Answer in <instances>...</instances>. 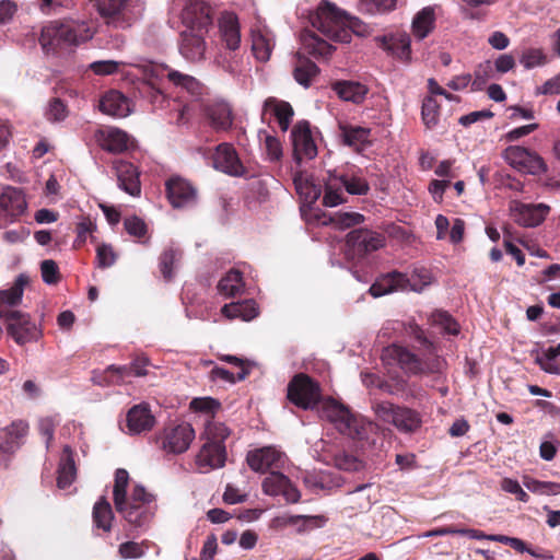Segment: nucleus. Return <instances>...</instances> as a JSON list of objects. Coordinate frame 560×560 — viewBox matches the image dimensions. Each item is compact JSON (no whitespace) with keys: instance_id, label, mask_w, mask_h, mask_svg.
Returning <instances> with one entry per match:
<instances>
[{"instance_id":"nucleus-26","label":"nucleus","mask_w":560,"mask_h":560,"mask_svg":"<svg viewBox=\"0 0 560 560\" xmlns=\"http://www.w3.org/2000/svg\"><path fill=\"white\" fill-rule=\"evenodd\" d=\"M347 244L357 248L360 254H369L385 245V236L377 232L359 229L347 235Z\"/></svg>"},{"instance_id":"nucleus-33","label":"nucleus","mask_w":560,"mask_h":560,"mask_svg":"<svg viewBox=\"0 0 560 560\" xmlns=\"http://www.w3.org/2000/svg\"><path fill=\"white\" fill-rule=\"evenodd\" d=\"M275 47V36L266 27L252 31V50L258 61L266 62L270 59Z\"/></svg>"},{"instance_id":"nucleus-59","label":"nucleus","mask_w":560,"mask_h":560,"mask_svg":"<svg viewBox=\"0 0 560 560\" xmlns=\"http://www.w3.org/2000/svg\"><path fill=\"white\" fill-rule=\"evenodd\" d=\"M431 319L434 325L440 326L447 334L457 335L459 332L458 324L446 312L436 311L432 314Z\"/></svg>"},{"instance_id":"nucleus-51","label":"nucleus","mask_w":560,"mask_h":560,"mask_svg":"<svg viewBox=\"0 0 560 560\" xmlns=\"http://www.w3.org/2000/svg\"><path fill=\"white\" fill-rule=\"evenodd\" d=\"M148 365V360L145 358L136 359L130 365L124 366H115L110 365L107 368V372H115L121 378L130 375L135 376H144L147 375L145 366Z\"/></svg>"},{"instance_id":"nucleus-3","label":"nucleus","mask_w":560,"mask_h":560,"mask_svg":"<svg viewBox=\"0 0 560 560\" xmlns=\"http://www.w3.org/2000/svg\"><path fill=\"white\" fill-rule=\"evenodd\" d=\"M129 474L118 468L115 472L113 501L116 511L133 527H145L153 518L156 504L155 495L141 485H135L130 495L127 494Z\"/></svg>"},{"instance_id":"nucleus-57","label":"nucleus","mask_w":560,"mask_h":560,"mask_svg":"<svg viewBox=\"0 0 560 560\" xmlns=\"http://www.w3.org/2000/svg\"><path fill=\"white\" fill-rule=\"evenodd\" d=\"M28 425L24 421H16L4 429L5 434L10 438V443L2 444L1 450L8 452L14 448L16 441L26 435Z\"/></svg>"},{"instance_id":"nucleus-56","label":"nucleus","mask_w":560,"mask_h":560,"mask_svg":"<svg viewBox=\"0 0 560 560\" xmlns=\"http://www.w3.org/2000/svg\"><path fill=\"white\" fill-rule=\"evenodd\" d=\"M397 0H360V10L369 14L385 13L396 7Z\"/></svg>"},{"instance_id":"nucleus-20","label":"nucleus","mask_w":560,"mask_h":560,"mask_svg":"<svg viewBox=\"0 0 560 560\" xmlns=\"http://www.w3.org/2000/svg\"><path fill=\"white\" fill-rule=\"evenodd\" d=\"M264 492L268 495H282L288 502L296 503L300 500L299 490L281 472L270 471L262 482Z\"/></svg>"},{"instance_id":"nucleus-18","label":"nucleus","mask_w":560,"mask_h":560,"mask_svg":"<svg viewBox=\"0 0 560 560\" xmlns=\"http://www.w3.org/2000/svg\"><path fill=\"white\" fill-rule=\"evenodd\" d=\"M549 206L545 203L530 205L512 201L510 211L513 220L520 225L533 228L539 225L549 213Z\"/></svg>"},{"instance_id":"nucleus-38","label":"nucleus","mask_w":560,"mask_h":560,"mask_svg":"<svg viewBox=\"0 0 560 560\" xmlns=\"http://www.w3.org/2000/svg\"><path fill=\"white\" fill-rule=\"evenodd\" d=\"M221 313L228 319L241 318L249 322L258 315V307L253 300H247L242 303L225 304L221 308Z\"/></svg>"},{"instance_id":"nucleus-39","label":"nucleus","mask_w":560,"mask_h":560,"mask_svg":"<svg viewBox=\"0 0 560 560\" xmlns=\"http://www.w3.org/2000/svg\"><path fill=\"white\" fill-rule=\"evenodd\" d=\"M75 478V465L72 457V451L67 445L63 447V455L61 457L59 468H58V478L57 486L60 489L68 488Z\"/></svg>"},{"instance_id":"nucleus-35","label":"nucleus","mask_w":560,"mask_h":560,"mask_svg":"<svg viewBox=\"0 0 560 560\" xmlns=\"http://www.w3.org/2000/svg\"><path fill=\"white\" fill-rule=\"evenodd\" d=\"M332 90L341 100L354 104H361L369 92L364 84L355 81H338L334 83Z\"/></svg>"},{"instance_id":"nucleus-6","label":"nucleus","mask_w":560,"mask_h":560,"mask_svg":"<svg viewBox=\"0 0 560 560\" xmlns=\"http://www.w3.org/2000/svg\"><path fill=\"white\" fill-rule=\"evenodd\" d=\"M382 360L388 364L397 363L410 375L440 373L444 362L439 357L421 361L416 354L399 346H389L383 350Z\"/></svg>"},{"instance_id":"nucleus-16","label":"nucleus","mask_w":560,"mask_h":560,"mask_svg":"<svg viewBox=\"0 0 560 560\" xmlns=\"http://www.w3.org/2000/svg\"><path fill=\"white\" fill-rule=\"evenodd\" d=\"M291 136L294 159L299 163L303 160H313L317 155V147L307 121H299L293 127Z\"/></svg>"},{"instance_id":"nucleus-25","label":"nucleus","mask_w":560,"mask_h":560,"mask_svg":"<svg viewBox=\"0 0 560 560\" xmlns=\"http://www.w3.org/2000/svg\"><path fill=\"white\" fill-rule=\"evenodd\" d=\"M407 290L408 276L399 271H392L378 277L370 287L369 293L376 299L386 294Z\"/></svg>"},{"instance_id":"nucleus-11","label":"nucleus","mask_w":560,"mask_h":560,"mask_svg":"<svg viewBox=\"0 0 560 560\" xmlns=\"http://www.w3.org/2000/svg\"><path fill=\"white\" fill-rule=\"evenodd\" d=\"M503 159L513 168L533 175L541 174L546 171L544 160L536 153L520 145H511L503 152Z\"/></svg>"},{"instance_id":"nucleus-5","label":"nucleus","mask_w":560,"mask_h":560,"mask_svg":"<svg viewBox=\"0 0 560 560\" xmlns=\"http://www.w3.org/2000/svg\"><path fill=\"white\" fill-rule=\"evenodd\" d=\"M317 411L322 419L327 420L341 434L351 439H364L368 427H371L370 422H365L362 418L357 417L347 406L332 398L322 400Z\"/></svg>"},{"instance_id":"nucleus-15","label":"nucleus","mask_w":560,"mask_h":560,"mask_svg":"<svg viewBox=\"0 0 560 560\" xmlns=\"http://www.w3.org/2000/svg\"><path fill=\"white\" fill-rule=\"evenodd\" d=\"M8 320V334L20 346L36 341L42 336L39 327L25 313L11 314V318Z\"/></svg>"},{"instance_id":"nucleus-55","label":"nucleus","mask_w":560,"mask_h":560,"mask_svg":"<svg viewBox=\"0 0 560 560\" xmlns=\"http://www.w3.org/2000/svg\"><path fill=\"white\" fill-rule=\"evenodd\" d=\"M345 190L350 195H366L370 190L368 182L359 176H339Z\"/></svg>"},{"instance_id":"nucleus-58","label":"nucleus","mask_w":560,"mask_h":560,"mask_svg":"<svg viewBox=\"0 0 560 560\" xmlns=\"http://www.w3.org/2000/svg\"><path fill=\"white\" fill-rule=\"evenodd\" d=\"M520 62L525 69L544 66L547 62V56L540 48H529L523 51Z\"/></svg>"},{"instance_id":"nucleus-63","label":"nucleus","mask_w":560,"mask_h":560,"mask_svg":"<svg viewBox=\"0 0 560 560\" xmlns=\"http://www.w3.org/2000/svg\"><path fill=\"white\" fill-rule=\"evenodd\" d=\"M124 226L129 235L139 238L143 237L148 232L145 222L136 215L126 218L124 220Z\"/></svg>"},{"instance_id":"nucleus-21","label":"nucleus","mask_w":560,"mask_h":560,"mask_svg":"<svg viewBox=\"0 0 560 560\" xmlns=\"http://www.w3.org/2000/svg\"><path fill=\"white\" fill-rule=\"evenodd\" d=\"M166 190L168 200L174 208H185L196 203V189L183 178H171L166 183Z\"/></svg>"},{"instance_id":"nucleus-60","label":"nucleus","mask_w":560,"mask_h":560,"mask_svg":"<svg viewBox=\"0 0 560 560\" xmlns=\"http://www.w3.org/2000/svg\"><path fill=\"white\" fill-rule=\"evenodd\" d=\"M220 402L211 397L195 398L190 402V409L203 413L209 419L218 409Z\"/></svg>"},{"instance_id":"nucleus-61","label":"nucleus","mask_w":560,"mask_h":560,"mask_svg":"<svg viewBox=\"0 0 560 560\" xmlns=\"http://www.w3.org/2000/svg\"><path fill=\"white\" fill-rule=\"evenodd\" d=\"M117 255L112 245L101 244L96 249V262L100 268H108L116 262Z\"/></svg>"},{"instance_id":"nucleus-43","label":"nucleus","mask_w":560,"mask_h":560,"mask_svg":"<svg viewBox=\"0 0 560 560\" xmlns=\"http://www.w3.org/2000/svg\"><path fill=\"white\" fill-rule=\"evenodd\" d=\"M364 222V215L359 212L338 211L323 221L324 225H332L336 230H347Z\"/></svg>"},{"instance_id":"nucleus-27","label":"nucleus","mask_w":560,"mask_h":560,"mask_svg":"<svg viewBox=\"0 0 560 560\" xmlns=\"http://www.w3.org/2000/svg\"><path fill=\"white\" fill-rule=\"evenodd\" d=\"M26 283L27 277L20 275L10 289L0 291V318L10 319L11 314L20 313V311L12 310V307L22 302Z\"/></svg>"},{"instance_id":"nucleus-44","label":"nucleus","mask_w":560,"mask_h":560,"mask_svg":"<svg viewBox=\"0 0 560 560\" xmlns=\"http://www.w3.org/2000/svg\"><path fill=\"white\" fill-rule=\"evenodd\" d=\"M114 520V513L109 502L102 497L93 508V522L97 528L104 532H109L112 528V522Z\"/></svg>"},{"instance_id":"nucleus-10","label":"nucleus","mask_w":560,"mask_h":560,"mask_svg":"<svg viewBox=\"0 0 560 560\" xmlns=\"http://www.w3.org/2000/svg\"><path fill=\"white\" fill-rule=\"evenodd\" d=\"M288 398L298 407L313 409L319 402L320 387L310 376L301 373L289 383Z\"/></svg>"},{"instance_id":"nucleus-47","label":"nucleus","mask_w":560,"mask_h":560,"mask_svg":"<svg viewBox=\"0 0 560 560\" xmlns=\"http://www.w3.org/2000/svg\"><path fill=\"white\" fill-rule=\"evenodd\" d=\"M229 435L230 430L225 424L210 419H205V431L202 436L207 440V443L223 444Z\"/></svg>"},{"instance_id":"nucleus-41","label":"nucleus","mask_w":560,"mask_h":560,"mask_svg":"<svg viewBox=\"0 0 560 560\" xmlns=\"http://www.w3.org/2000/svg\"><path fill=\"white\" fill-rule=\"evenodd\" d=\"M218 291L224 298H232L244 291V281L238 270H230L218 283Z\"/></svg>"},{"instance_id":"nucleus-52","label":"nucleus","mask_w":560,"mask_h":560,"mask_svg":"<svg viewBox=\"0 0 560 560\" xmlns=\"http://www.w3.org/2000/svg\"><path fill=\"white\" fill-rule=\"evenodd\" d=\"M69 110L63 101L60 98H51L46 108H45V117L50 122H60L63 121L68 117Z\"/></svg>"},{"instance_id":"nucleus-45","label":"nucleus","mask_w":560,"mask_h":560,"mask_svg":"<svg viewBox=\"0 0 560 560\" xmlns=\"http://www.w3.org/2000/svg\"><path fill=\"white\" fill-rule=\"evenodd\" d=\"M318 73L317 66L305 58L298 57V61L294 66L293 75L295 81L304 88L310 86L311 81Z\"/></svg>"},{"instance_id":"nucleus-37","label":"nucleus","mask_w":560,"mask_h":560,"mask_svg":"<svg viewBox=\"0 0 560 560\" xmlns=\"http://www.w3.org/2000/svg\"><path fill=\"white\" fill-rule=\"evenodd\" d=\"M435 26V11L433 7H424L413 18L411 24L412 34L418 39L425 38Z\"/></svg>"},{"instance_id":"nucleus-7","label":"nucleus","mask_w":560,"mask_h":560,"mask_svg":"<svg viewBox=\"0 0 560 560\" xmlns=\"http://www.w3.org/2000/svg\"><path fill=\"white\" fill-rule=\"evenodd\" d=\"M171 12L191 31L207 32L213 21V10L205 0H173Z\"/></svg>"},{"instance_id":"nucleus-53","label":"nucleus","mask_w":560,"mask_h":560,"mask_svg":"<svg viewBox=\"0 0 560 560\" xmlns=\"http://www.w3.org/2000/svg\"><path fill=\"white\" fill-rule=\"evenodd\" d=\"M439 109L440 105L432 95L423 100L421 115L427 127L432 128L439 122Z\"/></svg>"},{"instance_id":"nucleus-13","label":"nucleus","mask_w":560,"mask_h":560,"mask_svg":"<svg viewBox=\"0 0 560 560\" xmlns=\"http://www.w3.org/2000/svg\"><path fill=\"white\" fill-rule=\"evenodd\" d=\"M26 200L22 191L15 187L7 186L0 195V226L13 222L24 213Z\"/></svg>"},{"instance_id":"nucleus-29","label":"nucleus","mask_w":560,"mask_h":560,"mask_svg":"<svg viewBox=\"0 0 560 560\" xmlns=\"http://www.w3.org/2000/svg\"><path fill=\"white\" fill-rule=\"evenodd\" d=\"M114 168L119 187L130 196H139L141 188L137 167L130 162L118 160L114 162Z\"/></svg>"},{"instance_id":"nucleus-49","label":"nucleus","mask_w":560,"mask_h":560,"mask_svg":"<svg viewBox=\"0 0 560 560\" xmlns=\"http://www.w3.org/2000/svg\"><path fill=\"white\" fill-rule=\"evenodd\" d=\"M535 353V362L540 366L542 371L549 374H560V366L555 362L558 358L553 347H550L544 351H533Z\"/></svg>"},{"instance_id":"nucleus-9","label":"nucleus","mask_w":560,"mask_h":560,"mask_svg":"<svg viewBox=\"0 0 560 560\" xmlns=\"http://www.w3.org/2000/svg\"><path fill=\"white\" fill-rule=\"evenodd\" d=\"M373 409L380 420L394 424L401 432H413L421 425L419 413L409 408L396 407L388 401H378L373 405Z\"/></svg>"},{"instance_id":"nucleus-22","label":"nucleus","mask_w":560,"mask_h":560,"mask_svg":"<svg viewBox=\"0 0 560 560\" xmlns=\"http://www.w3.org/2000/svg\"><path fill=\"white\" fill-rule=\"evenodd\" d=\"M155 418L148 404L141 402L131 407L126 416L127 432L131 435L150 431Z\"/></svg>"},{"instance_id":"nucleus-34","label":"nucleus","mask_w":560,"mask_h":560,"mask_svg":"<svg viewBox=\"0 0 560 560\" xmlns=\"http://www.w3.org/2000/svg\"><path fill=\"white\" fill-rule=\"evenodd\" d=\"M222 39L230 50H235L241 44L238 20L235 14L225 12L219 21Z\"/></svg>"},{"instance_id":"nucleus-50","label":"nucleus","mask_w":560,"mask_h":560,"mask_svg":"<svg viewBox=\"0 0 560 560\" xmlns=\"http://www.w3.org/2000/svg\"><path fill=\"white\" fill-rule=\"evenodd\" d=\"M433 277L427 268L415 267L408 277V290L421 292L431 284Z\"/></svg>"},{"instance_id":"nucleus-46","label":"nucleus","mask_w":560,"mask_h":560,"mask_svg":"<svg viewBox=\"0 0 560 560\" xmlns=\"http://www.w3.org/2000/svg\"><path fill=\"white\" fill-rule=\"evenodd\" d=\"M523 485L527 490L539 495H558L560 494V483L553 481H540L532 477L525 476Z\"/></svg>"},{"instance_id":"nucleus-1","label":"nucleus","mask_w":560,"mask_h":560,"mask_svg":"<svg viewBox=\"0 0 560 560\" xmlns=\"http://www.w3.org/2000/svg\"><path fill=\"white\" fill-rule=\"evenodd\" d=\"M310 20L312 26L325 37H320L313 31L303 32L302 46L312 56L326 57L330 55L332 46L328 40L348 44L352 39L347 14L329 2H322Z\"/></svg>"},{"instance_id":"nucleus-14","label":"nucleus","mask_w":560,"mask_h":560,"mask_svg":"<svg viewBox=\"0 0 560 560\" xmlns=\"http://www.w3.org/2000/svg\"><path fill=\"white\" fill-rule=\"evenodd\" d=\"M194 439V428L189 423H180L164 430L162 448L167 453L182 454L189 448Z\"/></svg>"},{"instance_id":"nucleus-24","label":"nucleus","mask_w":560,"mask_h":560,"mask_svg":"<svg viewBox=\"0 0 560 560\" xmlns=\"http://www.w3.org/2000/svg\"><path fill=\"white\" fill-rule=\"evenodd\" d=\"M203 110L215 131H228L233 126V110L228 102L223 100L211 102L205 106Z\"/></svg>"},{"instance_id":"nucleus-30","label":"nucleus","mask_w":560,"mask_h":560,"mask_svg":"<svg viewBox=\"0 0 560 560\" xmlns=\"http://www.w3.org/2000/svg\"><path fill=\"white\" fill-rule=\"evenodd\" d=\"M100 110L108 116L122 118L131 113L129 100L118 91L112 90L100 100Z\"/></svg>"},{"instance_id":"nucleus-12","label":"nucleus","mask_w":560,"mask_h":560,"mask_svg":"<svg viewBox=\"0 0 560 560\" xmlns=\"http://www.w3.org/2000/svg\"><path fill=\"white\" fill-rule=\"evenodd\" d=\"M248 466L257 472L280 469L287 462L285 455L273 446H266L248 452L246 456Z\"/></svg>"},{"instance_id":"nucleus-54","label":"nucleus","mask_w":560,"mask_h":560,"mask_svg":"<svg viewBox=\"0 0 560 560\" xmlns=\"http://www.w3.org/2000/svg\"><path fill=\"white\" fill-rule=\"evenodd\" d=\"M182 257L180 252L168 248L163 252L160 257V270L166 280H171L174 276L173 267L179 261Z\"/></svg>"},{"instance_id":"nucleus-64","label":"nucleus","mask_w":560,"mask_h":560,"mask_svg":"<svg viewBox=\"0 0 560 560\" xmlns=\"http://www.w3.org/2000/svg\"><path fill=\"white\" fill-rule=\"evenodd\" d=\"M40 271L43 281L47 284H56L60 279L59 268L51 259L42 261Z\"/></svg>"},{"instance_id":"nucleus-48","label":"nucleus","mask_w":560,"mask_h":560,"mask_svg":"<svg viewBox=\"0 0 560 560\" xmlns=\"http://www.w3.org/2000/svg\"><path fill=\"white\" fill-rule=\"evenodd\" d=\"M294 185L298 194L304 198L307 203L315 202L322 194L319 186L302 175L294 178Z\"/></svg>"},{"instance_id":"nucleus-19","label":"nucleus","mask_w":560,"mask_h":560,"mask_svg":"<svg viewBox=\"0 0 560 560\" xmlns=\"http://www.w3.org/2000/svg\"><path fill=\"white\" fill-rule=\"evenodd\" d=\"M94 137L98 145L110 153H121L132 145L129 135L116 127H102Z\"/></svg>"},{"instance_id":"nucleus-40","label":"nucleus","mask_w":560,"mask_h":560,"mask_svg":"<svg viewBox=\"0 0 560 560\" xmlns=\"http://www.w3.org/2000/svg\"><path fill=\"white\" fill-rule=\"evenodd\" d=\"M343 142L354 148V150H362L370 142V129L359 126H343L341 127Z\"/></svg>"},{"instance_id":"nucleus-2","label":"nucleus","mask_w":560,"mask_h":560,"mask_svg":"<svg viewBox=\"0 0 560 560\" xmlns=\"http://www.w3.org/2000/svg\"><path fill=\"white\" fill-rule=\"evenodd\" d=\"M129 474L118 468L115 472L113 501L116 511L133 527H145L153 518L156 504L155 495L141 485H135L130 495L127 494Z\"/></svg>"},{"instance_id":"nucleus-23","label":"nucleus","mask_w":560,"mask_h":560,"mask_svg":"<svg viewBox=\"0 0 560 560\" xmlns=\"http://www.w3.org/2000/svg\"><path fill=\"white\" fill-rule=\"evenodd\" d=\"M205 32L187 30L180 35L179 52L188 61L198 62L205 58L207 44Z\"/></svg>"},{"instance_id":"nucleus-4","label":"nucleus","mask_w":560,"mask_h":560,"mask_svg":"<svg viewBox=\"0 0 560 560\" xmlns=\"http://www.w3.org/2000/svg\"><path fill=\"white\" fill-rule=\"evenodd\" d=\"M92 36V30L84 22H52L42 28L39 44L46 54H56L78 46L91 39Z\"/></svg>"},{"instance_id":"nucleus-8","label":"nucleus","mask_w":560,"mask_h":560,"mask_svg":"<svg viewBox=\"0 0 560 560\" xmlns=\"http://www.w3.org/2000/svg\"><path fill=\"white\" fill-rule=\"evenodd\" d=\"M96 9L108 24L125 26L141 15L143 3L140 0H96Z\"/></svg>"},{"instance_id":"nucleus-42","label":"nucleus","mask_w":560,"mask_h":560,"mask_svg":"<svg viewBox=\"0 0 560 560\" xmlns=\"http://www.w3.org/2000/svg\"><path fill=\"white\" fill-rule=\"evenodd\" d=\"M343 189L339 176L330 174L325 184L323 203L326 207H336L343 203L346 201Z\"/></svg>"},{"instance_id":"nucleus-17","label":"nucleus","mask_w":560,"mask_h":560,"mask_svg":"<svg viewBox=\"0 0 560 560\" xmlns=\"http://www.w3.org/2000/svg\"><path fill=\"white\" fill-rule=\"evenodd\" d=\"M163 71H166V78L170 82H172L175 86H179L186 90L192 97L197 98L202 94V84L189 74L168 69L167 67H159L152 65L144 67V72L149 78H159L162 75Z\"/></svg>"},{"instance_id":"nucleus-31","label":"nucleus","mask_w":560,"mask_h":560,"mask_svg":"<svg viewBox=\"0 0 560 560\" xmlns=\"http://www.w3.org/2000/svg\"><path fill=\"white\" fill-rule=\"evenodd\" d=\"M226 452L224 444L205 443L199 451L196 463L203 471L220 468L224 465Z\"/></svg>"},{"instance_id":"nucleus-28","label":"nucleus","mask_w":560,"mask_h":560,"mask_svg":"<svg viewBox=\"0 0 560 560\" xmlns=\"http://www.w3.org/2000/svg\"><path fill=\"white\" fill-rule=\"evenodd\" d=\"M377 45L386 50L389 55L399 59L400 61L408 62L411 57L410 37L402 33L396 35H384L375 37Z\"/></svg>"},{"instance_id":"nucleus-62","label":"nucleus","mask_w":560,"mask_h":560,"mask_svg":"<svg viewBox=\"0 0 560 560\" xmlns=\"http://www.w3.org/2000/svg\"><path fill=\"white\" fill-rule=\"evenodd\" d=\"M492 65L490 61H485L479 65L474 73V80L471 81V88L474 91L482 89L485 83L491 78Z\"/></svg>"},{"instance_id":"nucleus-36","label":"nucleus","mask_w":560,"mask_h":560,"mask_svg":"<svg viewBox=\"0 0 560 560\" xmlns=\"http://www.w3.org/2000/svg\"><path fill=\"white\" fill-rule=\"evenodd\" d=\"M264 113L273 115L282 131L288 130L294 114L292 106L288 102L272 97L265 101Z\"/></svg>"},{"instance_id":"nucleus-32","label":"nucleus","mask_w":560,"mask_h":560,"mask_svg":"<svg viewBox=\"0 0 560 560\" xmlns=\"http://www.w3.org/2000/svg\"><path fill=\"white\" fill-rule=\"evenodd\" d=\"M213 166L217 170L232 175H238L242 171L236 151L229 143H221L217 147L213 155Z\"/></svg>"}]
</instances>
